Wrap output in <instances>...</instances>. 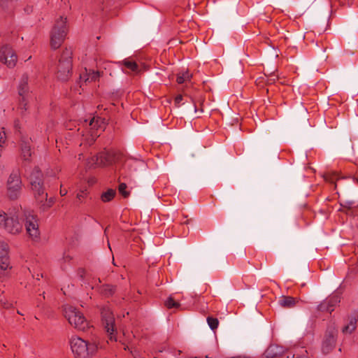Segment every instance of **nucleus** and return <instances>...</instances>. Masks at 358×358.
Masks as SVG:
<instances>
[{"label":"nucleus","instance_id":"nucleus-9","mask_svg":"<svg viewBox=\"0 0 358 358\" xmlns=\"http://www.w3.org/2000/svg\"><path fill=\"white\" fill-rule=\"evenodd\" d=\"M17 61V56L8 45H3L0 48V62L8 68H14Z\"/></svg>","mask_w":358,"mask_h":358},{"label":"nucleus","instance_id":"nucleus-38","mask_svg":"<svg viewBox=\"0 0 358 358\" xmlns=\"http://www.w3.org/2000/svg\"><path fill=\"white\" fill-rule=\"evenodd\" d=\"M14 129L16 132H19L20 134L21 133V123L18 119H16L14 121Z\"/></svg>","mask_w":358,"mask_h":358},{"label":"nucleus","instance_id":"nucleus-23","mask_svg":"<svg viewBox=\"0 0 358 358\" xmlns=\"http://www.w3.org/2000/svg\"><path fill=\"white\" fill-rule=\"evenodd\" d=\"M116 194V191L113 189H108L106 192L101 194V199L103 202H109L113 199Z\"/></svg>","mask_w":358,"mask_h":358},{"label":"nucleus","instance_id":"nucleus-15","mask_svg":"<svg viewBox=\"0 0 358 358\" xmlns=\"http://www.w3.org/2000/svg\"><path fill=\"white\" fill-rule=\"evenodd\" d=\"M43 178L41 170L38 166H35L28 178L31 187L36 188V185H43L44 184Z\"/></svg>","mask_w":358,"mask_h":358},{"label":"nucleus","instance_id":"nucleus-37","mask_svg":"<svg viewBox=\"0 0 358 358\" xmlns=\"http://www.w3.org/2000/svg\"><path fill=\"white\" fill-rule=\"evenodd\" d=\"M8 217L7 214L0 209V227H2Z\"/></svg>","mask_w":358,"mask_h":358},{"label":"nucleus","instance_id":"nucleus-30","mask_svg":"<svg viewBox=\"0 0 358 358\" xmlns=\"http://www.w3.org/2000/svg\"><path fill=\"white\" fill-rule=\"evenodd\" d=\"M115 0H103L101 9L102 11L107 12L113 6Z\"/></svg>","mask_w":358,"mask_h":358},{"label":"nucleus","instance_id":"nucleus-49","mask_svg":"<svg viewBox=\"0 0 358 358\" xmlns=\"http://www.w3.org/2000/svg\"><path fill=\"white\" fill-rule=\"evenodd\" d=\"M194 112L197 111L196 106L194 102Z\"/></svg>","mask_w":358,"mask_h":358},{"label":"nucleus","instance_id":"nucleus-24","mask_svg":"<svg viewBox=\"0 0 358 358\" xmlns=\"http://www.w3.org/2000/svg\"><path fill=\"white\" fill-rule=\"evenodd\" d=\"M326 300L328 301L329 307L332 309V311H334L336 306L341 301L340 296L337 294L331 295Z\"/></svg>","mask_w":358,"mask_h":358},{"label":"nucleus","instance_id":"nucleus-31","mask_svg":"<svg viewBox=\"0 0 358 358\" xmlns=\"http://www.w3.org/2000/svg\"><path fill=\"white\" fill-rule=\"evenodd\" d=\"M317 310L322 312H328L331 313L332 312V309L329 308V303L327 300L323 301L321 303H320L317 306Z\"/></svg>","mask_w":358,"mask_h":358},{"label":"nucleus","instance_id":"nucleus-8","mask_svg":"<svg viewBox=\"0 0 358 358\" xmlns=\"http://www.w3.org/2000/svg\"><path fill=\"white\" fill-rule=\"evenodd\" d=\"M27 75H23L20 79L17 87V92L19 95V108L26 111L27 110V104L29 97L30 96V90L28 85Z\"/></svg>","mask_w":358,"mask_h":358},{"label":"nucleus","instance_id":"nucleus-16","mask_svg":"<svg viewBox=\"0 0 358 358\" xmlns=\"http://www.w3.org/2000/svg\"><path fill=\"white\" fill-rule=\"evenodd\" d=\"M357 321L358 313L355 311L348 317V323L343 327L342 332L343 334H352L357 328Z\"/></svg>","mask_w":358,"mask_h":358},{"label":"nucleus","instance_id":"nucleus-17","mask_svg":"<svg viewBox=\"0 0 358 358\" xmlns=\"http://www.w3.org/2000/svg\"><path fill=\"white\" fill-rule=\"evenodd\" d=\"M118 64L123 65L125 68L128 69L136 74H139L143 71L138 64L131 58L124 59L122 62H119Z\"/></svg>","mask_w":358,"mask_h":358},{"label":"nucleus","instance_id":"nucleus-22","mask_svg":"<svg viewBox=\"0 0 358 358\" xmlns=\"http://www.w3.org/2000/svg\"><path fill=\"white\" fill-rule=\"evenodd\" d=\"M324 178L327 182H331V183H335L336 180L343 178L340 176L339 173L337 172L334 171H329L327 172L324 176Z\"/></svg>","mask_w":358,"mask_h":358},{"label":"nucleus","instance_id":"nucleus-32","mask_svg":"<svg viewBox=\"0 0 358 358\" xmlns=\"http://www.w3.org/2000/svg\"><path fill=\"white\" fill-rule=\"evenodd\" d=\"M127 185L125 182H121L119 185L118 190L119 192L124 197L127 198L129 196L130 192L126 190Z\"/></svg>","mask_w":358,"mask_h":358},{"label":"nucleus","instance_id":"nucleus-43","mask_svg":"<svg viewBox=\"0 0 358 358\" xmlns=\"http://www.w3.org/2000/svg\"><path fill=\"white\" fill-rule=\"evenodd\" d=\"M8 0H0V4L1 6H3L5 5L7 2H8Z\"/></svg>","mask_w":358,"mask_h":358},{"label":"nucleus","instance_id":"nucleus-33","mask_svg":"<svg viewBox=\"0 0 358 358\" xmlns=\"http://www.w3.org/2000/svg\"><path fill=\"white\" fill-rule=\"evenodd\" d=\"M137 164H140L141 165H143V162L137 160V159H135L132 163H128L127 166L129 167V169L131 170L132 169L133 171H136Z\"/></svg>","mask_w":358,"mask_h":358},{"label":"nucleus","instance_id":"nucleus-51","mask_svg":"<svg viewBox=\"0 0 358 358\" xmlns=\"http://www.w3.org/2000/svg\"><path fill=\"white\" fill-rule=\"evenodd\" d=\"M296 358H307V357L305 356H299V357H297Z\"/></svg>","mask_w":358,"mask_h":358},{"label":"nucleus","instance_id":"nucleus-3","mask_svg":"<svg viewBox=\"0 0 358 358\" xmlns=\"http://www.w3.org/2000/svg\"><path fill=\"white\" fill-rule=\"evenodd\" d=\"M70 345L72 352L76 358H88L95 354L98 346L90 343L80 337L73 336L71 338Z\"/></svg>","mask_w":358,"mask_h":358},{"label":"nucleus","instance_id":"nucleus-10","mask_svg":"<svg viewBox=\"0 0 358 358\" xmlns=\"http://www.w3.org/2000/svg\"><path fill=\"white\" fill-rule=\"evenodd\" d=\"M24 216V225L27 234L34 238H38L40 233L36 216L30 212L25 213Z\"/></svg>","mask_w":358,"mask_h":358},{"label":"nucleus","instance_id":"nucleus-18","mask_svg":"<svg viewBox=\"0 0 358 358\" xmlns=\"http://www.w3.org/2000/svg\"><path fill=\"white\" fill-rule=\"evenodd\" d=\"M282 352L283 350L281 347L275 344H271L266 350L264 355L266 358H275L282 355Z\"/></svg>","mask_w":358,"mask_h":358},{"label":"nucleus","instance_id":"nucleus-14","mask_svg":"<svg viewBox=\"0 0 358 358\" xmlns=\"http://www.w3.org/2000/svg\"><path fill=\"white\" fill-rule=\"evenodd\" d=\"M2 227L12 234H19L22 229V225L17 217H8Z\"/></svg>","mask_w":358,"mask_h":358},{"label":"nucleus","instance_id":"nucleus-39","mask_svg":"<svg viewBox=\"0 0 358 358\" xmlns=\"http://www.w3.org/2000/svg\"><path fill=\"white\" fill-rule=\"evenodd\" d=\"M182 99H183L182 95H181V94L177 95L174 99L175 105L176 106H179V105L181 103V101H182Z\"/></svg>","mask_w":358,"mask_h":358},{"label":"nucleus","instance_id":"nucleus-47","mask_svg":"<svg viewBox=\"0 0 358 358\" xmlns=\"http://www.w3.org/2000/svg\"><path fill=\"white\" fill-rule=\"evenodd\" d=\"M347 204H348V208H351V205L353 204V202L352 201H348L347 202Z\"/></svg>","mask_w":358,"mask_h":358},{"label":"nucleus","instance_id":"nucleus-41","mask_svg":"<svg viewBox=\"0 0 358 358\" xmlns=\"http://www.w3.org/2000/svg\"><path fill=\"white\" fill-rule=\"evenodd\" d=\"M120 178H127L128 177H130V176H127V175H125L124 171H123V169L120 170Z\"/></svg>","mask_w":358,"mask_h":358},{"label":"nucleus","instance_id":"nucleus-40","mask_svg":"<svg viewBox=\"0 0 358 358\" xmlns=\"http://www.w3.org/2000/svg\"><path fill=\"white\" fill-rule=\"evenodd\" d=\"M59 193L62 196H65L67 194V190L66 189H63L61 186Z\"/></svg>","mask_w":358,"mask_h":358},{"label":"nucleus","instance_id":"nucleus-36","mask_svg":"<svg viewBox=\"0 0 358 358\" xmlns=\"http://www.w3.org/2000/svg\"><path fill=\"white\" fill-rule=\"evenodd\" d=\"M87 189L81 190L80 192L77 194V199L80 201L83 202V200L87 196Z\"/></svg>","mask_w":358,"mask_h":358},{"label":"nucleus","instance_id":"nucleus-5","mask_svg":"<svg viewBox=\"0 0 358 358\" xmlns=\"http://www.w3.org/2000/svg\"><path fill=\"white\" fill-rule=\"evenodd\" d=\"M22 179L18 171H13L6 182L7 195L10 200H16L22 190Z\"/></svg>","mask_w":358,"mask_h":358},{"label":"nucleus","instance_id":"nucleus-48","mask_svg":"<svg viewBox=\"0 0 358 358\" xmlns=\"http://www.w3.org/2000/svg\"><path fill=\"white\" fill-rule=\"evenodd\" d=\"M181 353H182V351L178 350H177V354L178 355H176V356L180 355Z\"/></svg>","mask_w":358,"mask_h":358},{"label":"nucleus","instance_id":"nucleus-29","mask_svg":"<svg viewBox=\"0 0 358 358\" xmlns=\"http://www.w3.org/2000/svg\"><path fill=\"white\" fill-rule=\"evenodd\" d=\"M207 322L208 326L212 330H215L217 328L219 324V321L216 317H207Z\"/></svg>","mask_w":358,"mask_h":358},{"label":"nucleus","instance_id":"nucleus-46","mask_svg":"<svg viewBox=\"0 0 358 358\" xmlns=\"http://www.w3.org/2000/svg\"><path fill=\"white\" fill-rule=\"evenodd\" d=\"M94 118H93L90 122V126H92V127H95V124H94Z\"/></svg>","mask_w":358,"mask_h":358},{"label":"nucleus","instance_id":"nucleus-11","mask_svg":"<svg viewBox=\"0 0 358 358\" xmlns=\"http://www.w3.org/2000/svg\"><path fill=\"white\" fill-rule=\"evenodd\" d=\"M93 161L99 166H108L115 163L117 160V155L110 151L100 152L97 155L92 158Z\"/></svg>","mask_w":358,"mask_h":358},{"label":"nucleus","instance_id":"nucleus-52","mask_svg":"<svg viewBox=\"0 0 358 358\" xmlns=\"http://www.w3.org/2000/svg\"><path fill=\"white\" fill-rule=\"evenodd\" d=\"M231 358H235V357H231Z\"/></svg>","mask_w":358,"mask_h":358},{"label":"nucleus","instance_id":"nucleus-27","mask_svg":"<svg viewBox=\"0 0 358 358\" xmlns=\"http://www.w3.org/2000/svg\"><path fill=\"white\" fill-rule=\"evenodd\" d=\"M55 199L53 197H50V199L47 198V200H44V201L41 203V209L43 211H45L50 208L52 206V205L55 203Z\"/></svg>","mask_w":358,"mask_h":358},{"label":"nucleus","instance_id":"nucleus-19","mask_svg":"<svg viewBox=\"0 0 358 358\" xmlns=\"http://www.w3.org/2000/svg\"><path fill=\"white\" fill-rule=\"evenodd\" d=\"M98 291L101 296L106 298H109L115 293L116 286L104 284L98 287Z\"/></svg>","mask_w":358,"mask_h":358},{"label":"nucleus","instance_id":"nucleus-44","mask_svg":"<svg viewBox=\"0 0 358 358\" xmlns=\"http://www.w3.org/2000/svg\"><path fill=\"white\" fill-rule=\"evenodd\" d=\"M40 278H43V274L42 273L41 274H38V273L36 274V280H39Z\"/></svg>","mask_w":358,"mask_h":358},{"label":"nucleus","instance_id":"nucleus-45","mask_svg":"<svg viewBox=\"0 0 358 358\" xmlns=\"http://www.w3.org/2000/svg\"><path fill=\"white\" fill-rule=\"evenodd\" d=\"M352 180L355 182H356L358 185V177L353 176Z\"/></svg>","mask_w":358,"mask_h":358},{"label":"nucleus","instance_id":"nucleus-26","mask_svg":"<svg viewBox=\"0 0 358 358\" xmlns=\"http://www.w3.org/2000/svg\"><path fill=\"white\" fill-rule=\"evenodd\" d=\"M85 76L87 77L85 78V82L87 81H89V82H92V81H96V80H98L100 77V72L96 71H90L88 73H86Z\"/></svg>","mask_w":358,"mask_h":358},{"label":"nucleus","instance_id":"nucleus-25","mask_svg":"<svg viewBox=\"0 0 358 358\" xmlns=\"http://www.w3.org/2000/svg\"><path fill=\"white\" fill-rule=\"evenodd\" d=\"M192 77V75L189 73L188 71L183 72L182 73H178L176 78V82L178 84H182L185 81L189 80Z\"/></svg>","mask_w":358,"mask_h":358},{"label":"nucleus","instance_id":"nucleus-42","mask_svg":"<svg viewBox=\"0 0 358 358\" xmlns=\"http://www.w3.org/2000/svg\"><path fill=\"white\" fill-rule=\"evenodd\" d=\"M12 306H13L12 303H10L9 302H5V303H3V307L4 308L8 309V308H11Z\"/></svg>","mask_w":358,"mask_h":358},{"label":"nucleus","instance_id":"nucleus-7","mask_svg":"<svg viewBox=\"0 0 358 358\" xmlns=\"http://www.w3.org/2000/svg\"><path fill=\"white\" fill-rule=\"evenodd\" d=\"M20 159L24 164H29L32 160V155L34 154L32 140L28 136H21L19 141Z\"/></svg>","mask_w":358,"mask_h":358},{"label":"nucleus","instance_id":"nucleus-13","mask_svg":"<svg viewBox=\"0 0 358 358\" xmlns=\"http://www.w3.org/2000/svg\"><path fill=\"white\" fill-rule=\"evenodd\" d=\"M8 250V245L4 241H0V270L1 271L11 268Z\"/></svg>","mask_w":358,"mask_h":358},{"label":"nucleus","instance_id":"nucleus-28","mask_svg":"<svg viewBox=\"0 0 358 358\" xmlns=\"http://www.w3.org/2000/svg\"><path fill=\"white\" fill-rule=\"evenodd\" d=\"M165 306L167 308H179L180 304L179 302L175 301L172 296H169L165 301Z\"/></svg>","mask_w":358,"mask_h":358},{"label":"nucleus","instance_id":"nucleus-34","mask_svg":"<svg viewBox=\"0 0 358 358\" xmlns=\"http://www.w3.org/2000/svg\"><path fill=\"white\" fill-rule=\"evenodd\" d=\"M278 80V76L274 74H271L269 77H267L265 83L266 85L273 84Z\"/></svg>","mask_w":358,"mask_h":358},{"label":"nucleus","instance_id":"nucleus-2","mask_svg":"<svg viewBox=\"0 0 358 358\" xmlns=\"http://www.w3.org/2000/svg\"><path fill=\"white\" fill-rule=\"evenodd\" d=\"M68 31L67 18L60 16L55 20L50 31V46L52 49L56 50L62 45L67 36Z\"/></svg>","mask_w":358,"mask_h":358},{"label":"nucleus","instance_id":"nucleus-35","mask_svg":"<svg viewBox=\"0 0 358 358\" xmlns=\"http://www.w3.org/2000/svg\"><path fill=\"white\" fill-rule=\"evenodd\" d=\"M85 274H86V271L85 268H79L77 270V275L79 277V278L80 279V280L83 281L85 280Z\"/></svg>","mask_w":358,"mask_h":358},{"label":"nucleus","instance_id":"nucleus-12","mask_svg":"<svg viewBox=\"0 0 358 358\" xmlns=\"http://www.w3.org/2000/svg\"><path fill=\"white\" fill-rule=\"evenodd\" d=\"M336 342L334 330L327 329L326 331L324 338L322 343V352L324 355H328L335 348Z\"/></svg>","mask_w":358,"mask_h":358},{"label":"nucleus","instance_id":"nucleus-6","mask_svg":"<svg viewBox=\"0 0 358 358\" xmlns=\"http://www.w3.org/2000/svg\"><path fill=\"white\" fill-rule=\"evenodd\" d=\"M102 324L110 341H117V329L115 326V317L109 309H103L101 312Z\"/></svg>","mask_w":358,"mask_h":358},{"label":"nucleus","instance_id":"nucleus-21","mask_svg":"<svg viewBox=\"0 0 358 358\" xmlns=\"http://www.w3.org/2000/svg\"><path fill=\"white\" fill-rule=\"evenodd\" d=\"M278 303L283 308H290L296 305V300L294 297L292 296H282L280 298Z\"/></svg>","mask_w":358,"mask_h":358},{"label":"nucleus","instance_id":"nucleus-1","mask_svg":"<svg viewBox=\"0 0 358 358\" xmlns=\"http://www.w3.org/2000/svg\"><path fill=\"white\" fill-rule=\"evenodd\" d=\"M72 50L65 48L61 54L57 64L55 74L58 80L66 82L72 76Z\"/></svg>","mask_w":358,"mask_h":358},{"label":"nucleus","instance_id":"nucleus-20","mask_svg":"<svg viewBox=\"0 0 358 358\" xmlns=\"http://www.w3.org/2000/svg\"><path fill=\"white\" fill-rule=\"evenodd\" d=\"M34 194V197L38 203H43L47 200L48 193L45 192L44 184L43 185H36V188H31Z\"/></svg>","mask_w":358,"mask_h":358},{"label":"nucleus","instance_id":"nucleus-4","mask_svg":"<svg viewBox=\"0 0 358 358\" xmlns=\"http://www.w3.org/2000/svg\"><path fill=\"white\" fill-rule=\"evenodd\" d=\"M64 317L74 328L84 331L87 327V321L83 314L76 308L67 306L64 308Z\"/></svg>","mask_w":358,"mask_h":358},{"label":"nucleus","instance_id":"nucleus-50","mask_svg":"<svg viewBox=\"0 0 358 358\" xmlns=\"http://www.w3.org/2000/svg\"><path fill=\"white\" fill-rule=\"evenodd\" d=\"M17 314H19V315H23V314L21 313V311L17 310Z\"/></svg>","mask_w":358,"mask_h":358}]
</instances>
